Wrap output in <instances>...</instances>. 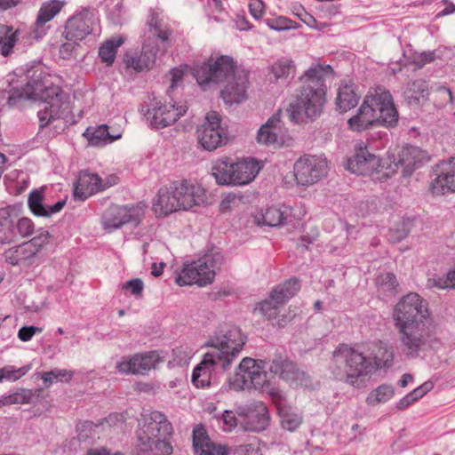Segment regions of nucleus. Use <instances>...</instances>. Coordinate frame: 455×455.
Instances as JSON below:
<instances>
[{"label":"nucleus","mask_w":455,"mask_h":455,"mask_svg":"<svg viewBox=\"0 0 455 455\" xmlns=\"http://www.w3.org/2000/svg\"><path fill=\"white\" fill-rule=\"evenodd\" d=\"M64 0H49L42 4L36 20L37 27L44 26L52 20L66 5Z\"/></svg>","instance_id":"40"},{"label":"nucleus","mask_w":455,"mask_h":455,"mask_svg":"<svg viewBox=\"0 0 455 455\" xmlns=\"http://www.w3.org/2000/svg\"><path fill=\"white\" fill-rule=\"evenodd\" d=\"M332 73L330 65H314L300 77L302 86L295 100L287 108L289 119L294 124L317 118L325 103V76Z\"/></svg>","instance_id":"3"},{"label":"nucleus","mask_w":455,"mask_h":455,"mask_svg":"<svg viewBox=\"0 0 455 455\" xmlns=\"http://www.w3.org/2000/svg\"><path fill=\"white\" fill-rule=\"evenodd\" d=\"M248 84V72L243 70L235 73L233 77L226 82L225 87L221 90V98L225 103L232 105L245 100Z\"/></svg>","instance_id":"27"},{"label":"nucleus","mask_w":455,"mask_h":455,"mask_svg":"<svg viewBox=\"0 0 455 455\" xmlns=\"http://www.w3.org/2000/svg\"><path fill=\"white\" fill-rule=\"evenodd\" d=\"M332 356L335 361H344L346 382L354 387H359L363 379L374 370V365L369 358L347 344L339 345Z\"/></svg>","instance_id":"10"},{"label":"nucleus","mask_w":455,"mask_h":455,"mask_svg":"<svg viewBox=\"0 0 455 455\" xmlns=\"http://www.w3.org/2000/svg\"><path fill=\"white\" fill-rule=\"evenodd\" d=\"M266 25L275 31L290 30L298 28V23L283 16L270 18L264 20Z\"/></svg>","instance_id":"49"},{"label":"nucleus","mask_w":455,"mask_h":455,"mask_svg":"<svg viewBox=\"0 0 455 455\" xmlns=\"http://www.w3.org/2000/svg\"><path fill=\"white\" fill-rule=\"evenodd\" d=\"M223 262V255L215 252L205 254L197 260L184 263L182 269L175 274V283L180 286L210 284L214 280L216 270Z\"/></svg>","instance_id":"7"},{"label":"nucleus","mask_w":455,"mask_h":455,"mask_svg":"<svg viewBox=\"0 0 455 455\" xmlns=\"http://www.w3.org/2000/svg\"><path fill=\"white\" fill-rule=\"evenodd\" d=\"M291 213L287 205H273L258 213L255 220L259 226L278 227L286 223Z\"/></svg>","instance_id":"33"},{"label":"nucleus","mask_w":455,"mask_h":455,"mask_svg":"<svg viewBox=\"0 0 455 455\" xmlns=\"http://www.w3.org/2000/svg\"><path fill=\"white\" fill-rule=\"evenodd\" d=\"M35 393L31 389L20 388L13 393L0 395V407L12 404H28L33 402Z\"/></svg>","instance_id":"44"},{"label":"nucleus","mask_w":455,"mask_h":455,"mask_svg":"<svg viewBox=\"0 0 455 455\" xmlns=\"http://www.w3.org/2000/svg\"><path fill=\"white\" fill-rule=\"evenodd\" d=\"M430 287L440 289L455 288V268L448 272L446 277L430 278L427 281Z\"/></svg>","instance_id":"52"},{"label":"nucleus","mask_w":455,"mask_h":455,"mask_svg":"<svg viewBox=\"0 0 455 455\" xmlns=\"http://www.w3.org/2000/svg\"><path fill=\"white\" fill-rule=\"evenodd\" d=\"M257 140L264 145H282L283 127L278 115L271 116L259 130Z\"/></svg>","instance_id":"31"},{"label":"nucleus","mask_w":455,"mask_h":455,"mask_svg":"<svg viewBox=\"0 0 455 455\" xmlns=\"http://www.w3.org/2000/svg\"><path fill=\"white\" fill-rule=\"evenodd\" d=\"M347 169L353 173L369 176L372 180L380 182L395 173L391 164L383 163L379 157L371 154L363 142L357 145L355 156L348 159Z\"/></svg>","instance_id":"9"},{"label":"nucleus","mask_w":455,"mask_h":455,"mask_svg":"<svg viewBox=\"0 0 455 455\" xmlns=\"http://www.w3.org/2000/svg\"><path fill=\"white\" fill-rule=\"evenodd\" d=\"M261 166L253 158H246L234 163L224 156L212 164V175L220 185L243 186L251 182Z\"/></svg>","instance_id":"6"},{"label":"nucleus","mask_w":455,"mask_h":455,"mask_svg":"<svg viewBox=\"0 0 455 455\" xmlns=\"http://www.w3.org/2000/svg\"><path fill=\"white\" fill-rule=\"evenodd\" d=\"M188 110L187 106L175 103L163 104L154 100L145 113L147 123L151 128L162 129L176 123Z\"/></svg>","instance_id":"18"},{"label":"nucleus","mask_w":455,"mask_h":455,"mask_svg":"<svg viewBox=\"0 0 455 455\" xmlns=\"http://www.w3.org/2000/svg\"><path fill=\"white\" fill-rule=\"evenodd\" d=\"M171 186L178 200L177 211H187L204 202L205 191L196 183L183 180L173 181Z\"/></svg>","instance_id":"22"},{"label":"nucleus","mask_w":455,"mask_h":455,"mask_svg":"<svg viewBox=\"0 0 455 455\" xmlns=\"http://www.w3.org/2000/svg\"><path fill=\"white\" fill-rule=\"evenodd\" d=\"M4 256L5 261L12 266H30L37 255L30 243L23 242L5 250Z\"/></svg>","instance_id":"34"},{"label":"nucleus","mask_w":455,"mask_h":455,"mask_svg":"<svg viewBox=\"0 0 455 455\" xmlns=\"http://www.w3.org/2000/svg\"><path fill=\"white\" fill-rule=\"evenodd\" d=\"M436 59L435 51H427L416 53L413 56L412 63L418 68H422L425 65L429 64Z\"/></svg>","instance_id":"56"},{"label":"nucleus","mask_w":455,"mask_h":455,"mask_svg":"<svg viewBox=\"0 0 455 455\" xmlns=\"http://www.w3.org/2000/svg\"><path fill=\"white\" fill-rule=\"evenodd\" d=\"M178 200L172 191L171 184L158 190L153 202V210L158 217L166 216L177 212Z\"/></svg>","instance_id":"35"},{"label":"nucleus","mask_w":455,"mask_h":455,"mask_svg":"<svg viewBox=\"0 0 455 455\" xmlns=\"http://www.w3.org/2000/svg\"><path fill=\"white\" fill-rule=\"evenodd\" d=\"M44 189L32 190L28 198V205L31 212L39 217H51L52 215L60 212L65 204V200H60L51 206L44 204Z\"/></svg>","instance_id":"32"},{"label":"nucleus","mask_w":455,"mask_h":455,"mask_svg":"<svg viewBox=\"0 0 455 455\" xmlns=\"http://www.w3.org/2000/svg\"><path fill=\"white\" fill-rule=\"evenodd\" d=\"M143 215V208L139 204H112L103 212L101 225L105 231L110 233L126 224L138 226Z\"/></svg>","instance_id":"16"},{"label":"nucleus","mask_w":455,"mask_h":455,"mask_svg":"<svg viewBox=\"0 0 455 455\" xmlns=\"http://www.w3.org/2000/svg\"><path fill=\"white\" fill-rule=\"evenodd\" d=\"M197 137L200 145L208 151L216 149L228 140V132L220 125V116L212 111L205 116L204 123L197 129Z\"/></svg>","instance_id":"19"},{"label":"nucleus","mask_w":455,"mask_h":455,"mask_svg":"<svg viewBox=\"0 0 455 455\" xmlns=\"http://www.w3.org/2000/svg\"><path fill=\"white\" fill-rule=\"evenodd\" d=\"M15 74H24L26 84L23 86L10 83L8 90L0 91L2 108H17L27 100H40L44 104V108L37 112L41 129L55 120L63 119L65 123L68 122L69 108L67 96L60 86L49 80L40 62L17 68Z\"/></svg>","instance_id":"1"},{"label":"nucleus","mask_w":455,"mask_h":455,"mask_svg":"<svg viewBox=\"0 0 455 455\" xmlns=\"http://www.w3.org/2000/svg\"><path fill=\"white\" fill-rule=\"evenodd\" d=\"M392 318L402 350L408 357L417 358L439 342L428 303L418 293L404 295L395 306Z\"/></svg>","instance_id":"2"},{"label":"nucleus","mask_w":455,"mask_h":455,"mask_svg":"<svg viewBox=\"0 0 455 455\" xmlns=\"http://www.w3.org/2000/svg\"><path fill=\"white\" fill-rule=\"evenodd\" d=\"M358 100L359 97L351 85L345 84L339 88L336 104L341 112H346L355 108Z\"/></svg>","instance_id":"43"},{"label":"nucleus","mask_w":455,"mask_h":455,"mask_svg":"<svg viewBox=\"0 0 455 455\" xmlns=\"http://www.w3.org/2000/svg\"><path fill=\"white\" fill-rule=\"evenodd\" d=\"M104 191L101 177L88 170L79 172L73 186L75 200L85 201L89 197Z\"/></svg>","instance_id":"26"},{"label":"nucleus","mask_w":455,"mask_h":455,"mask_svg":"<svg viewBox=\"0 0 455 455\" xmlns=\"http://www.w3.org/2000/svg\"><path fill=\"white\" fill-rule=\"evenodd\" d=\"M163 357L156 350L123 356L116 369L122 374L146 375L155 369Z\"/></svg>","instance_id":"21"},{"label":"nucleus","mask_w":455,"mask_h":455,"mask_svg":"<svg viewBox=\"0 0 455 455\" xmlns=\"http://www.w3.org/2000/svg\"><path fill=\"white\" fill-rule=\"evenodd\" d=\"M15 231L16 235H20L21 237H28L34 234V222L29 218L22 217L15 222Z\"/></svg>","instance_id":"53"},{"label":"nucleus","mask_w":455,"mask_h":455,"mask_svg":"<svg viewBox=\"0 0 455 455\" xmlns=\"http://www.w3.org/2000/svg\"><path fill=\"white\" fill-rule=\"evenodd\" d=\"M249 12L255 20H260L265 13V4L262 0H250Z\"/></svg>","instance_id":"57"},{"label":"nucleus","mask_w":455,"mask_h":455,"mask_svg":"<svg viewBox=\"0 0 455 455\" xmlns=\"http://www.w3.org/2000/svg\"><path fill=\"white\" fill-rule=\"evenodd\" d=\"M16 237L15 221L11 215L4 211L0 212V243H11Z\"/></svg>","instance_id":"47"},{"label":"nucleus","mask_w":455,"mask_h":455,"mask_svg":"<svg viewBox=\"0 0 455 455\" xmlns=\"http://www.w3.org/2000/svg\"><path fill=\"white\" fill-rule=\"evenodd\" d=\"M226 371L221 368L218 360L209 356V354L206 353L202 362L193 371L192 383L196 387L204 388L211 385L212 372H224Z\"/></svg>","instance_id":"29"},{"label":"nucleus","mask_w":455,"mask_h":455,"mask_svg":"<svg viewBox=\"0 0 455 455\" xmlns=\"http://www.w3.org/2000/svg\"><path fill=\"white\" fill-rule=\"evenodd\" d=\"M328 169L325 156L306 154L294 164L295 180L301 186L314 185L327 175Z\"/></svg>","instance_id":"15"},{"label":"nucleus","mask_w":455,"mask_h":455,"mask_svg":"<svg viewBox=\"0 0 455 455\" xmlns=\"http://www.w3.org/2000/svg\"><path fill=\"white\" fill-rule=\"evenodd\" d=\"M123 289L130 290L131 293L134 296H141L144 283L141 279L134 278L124 283Z\"/></svg>","instance_id":"59"},{"label":"nucleus","mask_w":455,"mask_h":455,"mask_svg":"<svg viewBox=\"0 0 455 455\" xmlns=\"http://www.w3.org/2000/svg\"><path fill=\"white\" fill-rule=\"evenodd\" d=\"M404 94L411 103L419 102L420 99H425L428 96V84L424 79H416L407 84Z\"/></svg>","instance_id":"45"},{"label":"nucleus","mask_w":455,"mask_h":455,"mask_svg":"<svg viewBox=\"0 0 455 455\" xmlns=\"http://www.w3.org/2000/svg\"><path fill=\"white\" fill-rule=\"evenodd\" d=\"M438 169V173L431 183L433 193L455 192V157L443 161Z\"/></svg>","instance_id":"28"},{"label":"nucleus","mask_w":455,"mask_h":455,"mask_svg":"<svg viewBox=\"0 0 455 455\" xmlns=\"http://www.w3.org/2000/svg\"><path fill=\"white\" fill-rule=\"evenodd\" d=\"M245 341L246 339L241 330L231 326L211 339L208 346L212 350L207 353L209 356L219 361L223 370H228L241 353Z\"/></svg>","instance_id":"8"},{"label":"nucleus","mask_w":455,"mask_h":455,"mask_svg":"<svg viewBox=\"0 0 455 455\" xmlns=\"http://www.w3.org/2000/svg\"><path fill=\"white\" fill-rule=\"evenodd\" d=\"M270 397L276 406L282 427L290 432L295 431L303 421L302 413L286 403L280 389H270Z\"/></svg>","instance_id":"23"},{"label":"nucleus","mask_w":455,"mask_h":455,"mask_svg":"<svg viewBox=\"0 0 455 455\" xmlns=\"http://www.w3.org/2000/svg\"><path fill=\"white\" fill-rule=\"evenodd\" d=\"M171 85L168 90V93H170L171 90H173L174 88L179 86L180 83L183 79L184 71L180 68H174L171 70Z\"/></svg>","instance_id":"62"},{"label":"nucleus","mask_w":455,"mask_h":455,"mask_svg":"<svg viewBox=\"0 0 455 455\" xmlns=\"http://www.w3.org/2000/svg\"><path fill=\"white\" fill-rule=\"evenodd\" d=\"M270 372L288 382L293 387H307L309 379L305 371H300L296 363L286 355L276 354L267 365Z\"/></svg>","instance_id":"20"},{"label":"nucleus","mask_w":455,"mask_h":455,"mask_svg":"<svg viewBox=\"0 0 455 455\" xmlns=\"http://www.w3.org/2000/svg\"><path fill=\"white\" fill-rule=\"evenodd\" d=\"M50 237L51 235L47 230L40 229L36 236L26 242L31 244V247L35 249V251L37 254L46 244H48Z\"/></svg>","instance_id":"54"},{"label":"nucleus","mask_w":455,"mask_h":455,"mask_svg":"<svg viewBox=\"0 0 455 455\" xmlns=\"http://www.w3.org/2000/svg\"><path fill=\"white\" fill-rule=\"evenodd\" d=\"M395 395L393 386L388 384H382L373 389L366 398V403L369 405H376L389 401Z\"/></svg>","instance_id":"48"},{"label":"nucleus","mask_w":455,"mask_h":455,"mask_svg":"<svg viewBox=\"0 0 455 455\" xmlns=\"http://www.w3.org/2000/svg\"><path fill=\"white\" fill-rule=\"evenodd\" d=\"M42 328L36 326H23L18 331V338L24 341H29L35 334L42 332Z\"/></svg>","instance_id":"60"},{"label":"nucleus","mask_w":455,"mask_h":455,"mask_svg":"<svg viewBox=\"0 0 455 455\" xmlns=\"http://www.w3.org/2000/svg\"><path fill=\"white\" fill-rule=\"evenodd\" d=\"M193 448L196 455H228L226 446L216 445L211 441L203 426L193 430Z\"/></svg>","instance_id":"30"},{"label":"nucleus","mask_w":455,"mask_h":455,"mask_svg":"<svg viewBox=\"0 0 455 455\" xmlns=\"http://www.w3.org/2000/svg\"><path fill=\"white\" fill-rule=\"evenodd\" d=\"M267 365V363L264 360L244 357L238 365L234 385L239 389H259L270 396V389L279 388L267 380L265 371Z\"/></svg>","instance_id":"11"},{"label":"nucleus","mask_w":455,"mask_h":455,"mask_svg":"<svg viewBox=\"0 0 455 455\" xmlns=\"http://www.w3.org/2000/svg\"><path fill=\"white\" fill-rule=\"evenodd\" d=\"M30 370V365L16 368L7 365L0 369V382L4 379L15 381L24 376Z\"/></svg>","instance_id":"50"},{"label":"nucleus","mask_w":455,"mask_h":455,"mask_svg":"<svg viewBox=\"0 0 455 455\" xmlns=\"http://www.w3.org/2000/svg\"><path fill=\"white\" fill-rule=\"evenodd\" d=\"M148 24L150 28V31H152L156 38L160 41V44L154 46L149 44H145L140 54H126L124 56V61L126 68H132L137 72L151 68L156 62L157 55L165 52L171 45L170 37L172 32L167 25L159 19L156 12H150Z\"/></svg>","instance_id":"5"},{"label":"nucleus","mask_w":455,"mask_h":455,"mask_svg":"<svg viewBox=\"0 0 455 455\" xmlns=\"http://www.w3.org/2000/svg\"><path fill=\"white\" fill-rule=\"evenodd\" d=\"M409 231L405 228L391 229L389 232V240L393 243H397L407 237Z\"/></svg>","instance_id":"64"},{"label":"nucleus","mask_w":455,"mask_h":455,"mask_svg":"<svg viewBox=\"0 0 455 455\" xmlns=\"http://www.w3.org/2000/svg\"><path fill=\"white\" fill-rule=\"evenodd\" d=\"M172 446L167 438H155L148 443L137 444L132 455H171Z\"/></svg>","instance_id":"36"},{"label":"nucleus","mask_w":455,"mask_h":455,"mask_svg":"<svg viewBox=\"0 0 455 455\" xmlns=\"http://www.w3.org/2000/svg\"><path fill=\"white\" fill-rule=\"evenodd\" d=\"M427 159L428 156L426 151L419 147L408 145L401 149L397 158L393 156V160L389 164H392L395 172L399 167H402L403 175L409 176ZM389 160H391V157H389Z\"/></svg>","instance_id":"25"},{"label":"nucleus","mask_w":455,"mask_h":455,"mask_svg":"<svg viewBox=\"0 0 455 455\" xmlns=\"http://www.w3.org/2000/svg\"><path fill=\"white\" fill-rule=\"evenodd\" d=\"M398 111L392 94L383 87H377L364 98L356 115L348 119V127L362 132L374 124L395 127L398 123Z\"/></svg>","instance_id":"4"},{"label":"nucleus","mask_w":455,"mask_h":455,"mask_svg":"<svg viewBox=\"0 0 455 455\" xmlns=\"http://www.w3.org/2000/svg\"><path fill=\"white\" fill-rule=\"evenodd\" d=\"M238 69L232 57L221 55L213 62L208 61L193 68L192 73L201 86L224 84L233 77Z\"/></svg>","instance_id":"12"},{"label":"nucleus","mask_w":455,"mask_h":455,"mask_svg":"<svg viewBox=\"0 0 455 455\" xmlns=\"http://www.w3.org/2000/svg\"><path fill=\"white\" fill-rule=\"evenodd\" d=\"M377 283L387 291H394L398 286L396 277L392 273H384L378 276Z\"/></svg>","instance_id":"55"},{"label":"nucleus","mask_w":455,"mask_h":455,"mask_svg":"<svg viewBox=\"0 0 455 455\" xmlns=\"http://www.w3.org/2000/svg\"><path fill=\"white\" fill-rule=\"evenodd\" d=\"M371 355L374 360V369L389 367L392 364L394 352L386 342L377 341L373 346Z\"/></svg>","instance_id":"42"},{"label":"nucleus","mask_w":455,"mask_h":455,"mask_svg":"<svg viewBox=\"0 0 455 455\" xmlns=\"http://www.w3.org/2000/svg\"><path fill=\"white\" fill-rule=\"evenodd\" d=\"M4 184L10 194L18 196L28 188L30 179L26 172L14 170L4 177Z\"/></svg>","instance_id":"39"},{"label":"nucleus","mask_w":455,"mask_h":455,"mask_svg":"<svg viewBox=\"0 0 455 455\" xmlns=\"http://www.w3.org/2000/svg\"><path fill=\"white\" fill-rule=\"evenodd\" d=\"M296 66L292 60L283 57L273 63L270 73L275 81L289 84L295 76Z\"/></svg>","instance_id":"37"},{"label":"nucleus","mask_w":455,"mask_h":455,"mask_svg":"<svg viewBox=\"0 0 455 455\" xmlns=\"http://www.w3.org/2000/svg\"><path fill=\"white\" fill-rule=\"evenodd\" d=\"M98 12L93 8H84L70 17L65 26V36L69 41H82L87 36L100 32Z\"/></svg>","instance_id":"17"},{"label":"nucleus","mask_w":455,"mask_h":455,"mask_svg":"<svg viewBox=\"0 0 455 455\" xmlns=\"http://www.w3.org/2000/svg\"><path fill=\"white\" fill-rule=\"evenodd\" d=\"M220 420L223 422V430L231 431L237 425V419L235 413L232 411L226 410L220 417Z\"/></svg>","instance_id":"58"},{"label":"nucleus","mask_w":455,"mask_h":455,"mask_svg":"<svg viewBox=\"0 0 455 455\" xmlns=\"http://www.w3.org/2000/svg\"><path fill=\"white\" fill-rule=\"evenodd\" d=\"M18 41V31H12V28L8 25L0 24V52L4 56H8Z\"/></svg>","instance_id":"46"},{"label":"nucleus","mask_w":455,"mask_h":455,"mask_svg":"<svg viewBox=\"0 0 455 455\" xmlns=\"http://www.w3.org/2000/svg\"><path fill=\"white\" fill-rule=\"evenodd\" d=\"M238 413L245 417L243 425L246 431L260 432L265 430L270 423L268 409L261 402L250 403L241 408Z\"/></svg>","instance_id":"24"},{"label":"nucleus","mask_w":455,"mask_h":455,"mask_svg":"<svg viewBox=\"0 0 455 455\" xmlns=\"http://www.w3.org/2000/svg\"><path fill=\"white\" fill-rule=\"evenodd\" d=\"M173 432L172 425L161 411H145L139 420L138 444L155 438H169Z\"/></svg>","instance_id":"14"},{"label":"nucleus","mask_w":455,"mask_h":455,"mask_svg":"<svg viewBox=\"0 0 455 455\" xmlns=\"http://www.w3.org/2000/svg\"><path fill=\"white\" fill-rule=\"evenodd\" d=\"M121 36H115L104 41L99 48V57L107 66H112L115 62L117 49L124 44Z\"/></svg>","instance_id":"41"},{"label":"nucleus","mask_w":455,"mask_h":455,"mask_svg":"<svg viewBox=\"0 0 455 455\" xmlns=\"http://www.w3.org/2000/svg\"><path fill=\"white\" fill-rule=\"evenodd\" d=\"M84 135L88 138L91 145L97 147L110 144L122 137L120 132L110 133L107 124L99 125L92 130L88 128Z\"/></svg>","instance_id":"38"},{"label":"nucleus","mask_w":455,"mask_h":455,"mask_svg":"<svg viewBox=\"0 0 455 455\" xmlns=\"http://www.w3.org/2000/svg\"><path fill=\"white\" fill-rule=\"evenodd\" d=\"M299 290V281L295 277L290 278L273 288L268 298L258 303L256 309L268 320H275L280 307L293 298Z\"/></svg>","instance_id":"13"},{"label":"nucleus","mask_w":455,"mask_h":455,"mask_svg":"<svg viewBox=\"0 0 455 455\" xmlns=\"http://www.w3.org/2000/svg\"><path fill=\"white\" fill-rule=\"evenodd\" d=\"M436 92L439 94L440 99L442 100L441 105H446L447 103H452V92L451 91L443 85H440L436 88Z\"/></svg>","instance_id":"63"},{"label":"nucleus","mask_w":455,"mask_h":455,"mask_svg":"<svg viewBox=\"0 0 455 455\" xmlns=\"http://www.w3.org/2000/svg\"><path fill=\"white\" fill-rule=\"evenodd\" d=\"M192 355H193V351L189 347H188L186 345H181V346L176 347L172 350V356H173L172 363L175 365H180V366L188 364L189 360L192 357Z\"/></svg>","instance_id":"51"},{"label":"nucleus","mask_w":455,"mask_h":455,"mask_svg":"<svg viewBox=\"0 0 455 455\" xmlns=\"http://www.w3.org/2000/svg\"><path fill=\"white\" fill-rule=\"evenodd\" d=\"M433 387L434 385L431 381H426L410 393L412 395L413 398H415V401H418L427 393H428L433 388Z\"/></svg>","instance_id":"61"}]
</instances>
